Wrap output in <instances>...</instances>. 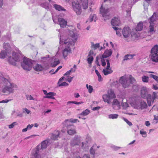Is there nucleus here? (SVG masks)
<instances>
[{"label": "nucleus", "instance_id": "ddd939ff", "mask_svg": "<svg viewBox=\"0 0 158 158\" xmlns=\"http://www.w3.org/2000/svg\"><path fill=\"white\" fill-rule=\"evenodd\" d=\"M119 81L124 88L128 87L130 85L129 81L127 80V78L124 76L121 77Z\"/></svg>", "mask_w": 158, "mask_h": 158}, {"label": "nucleus", "instance_id": "bb28decb", "mask_svg": "<svg viewBox=\"0 0 158 158\" xmlns=\"http://www.w3.org/2000/svg\"><path fill=\"white\" fill-rule=\"evenodd\" d=\"M77 121H78V122H79L78 119H68L64 121V125H66V123L68 124V123H70V122L75 123H76Z\"/></svg>", "mask_w": 158, "mask_h": 158}, {"label": "nucleus", "instance_id": "f8f14e48", "mask_svg": "<svg viewBox=\"0 0 158 158\" xmlns=\"http://www.w3.org/2000/svg\"><path fill=\"white\" fill-rule=\"evenodd\" d=\"M65 126L67 128V131L69 134L72 135L76 134L75 128L73 125L66 123V125Z\"/></svg>", "mask_w": 158, "mask_h": 158}, {"label": "nucleus", "instance_id": "37998d69", "mask_svg": "<svg viewBox=\"0 0 158 158\" xmlns=\"http://www.w3.org/2000/svg\"><path fill=\"white\" fill-rule=\"evenodd\" d=\"M83 102H77L76 101H69L67 102V105H69L70 104L72 103V104H75L77 105H78L80 104L83 103Z\"/></svg>", "mask_w": 158, "mask_h": 158}, {"label": "nucleus", "instance_id": "a19ab883", "mask_svg": "<svg viewBox=\"0 0 158 158\" xmlns=\"http://www.w3.org/2000/svg\"><path fill=\"white\" fill-rule=\"evenodd\" d=\"M100 46L99 43H97L95 44H94L93 42H91V47L94 48V49H97Z\"/></svg>", "mask_w": 158, "mask_h": 158}, {"label": "nucleus", "instance_id": "603ef678", "mask_svg": "<svg viewBox=\"0 0 158 158\" xmlns=\"http://www.w3.org/2000/svg\"><path fill=\"white\" fill-rule=\"evenodd\" d=\"M123 120L129 125V126H131L132 124V123L130 122L126 118H123Z\"/></svg>", "mask_w": 158, "mask_h": 158}, {"label": "nucleus", "instance_id": "1a4fd4ad", "mask_svg": "<svg viewBox=\"0 0 158 158\" xmlns=\"http://www.w3.org/2000/svg\"><path fill=\"white\" fill-rule=\"evenodd\" d=\"M17 86L14 84H10V85H5L2 88V92L4 93L9 94L13 93L14 90V88H17Z\"/></svg>", "mask_w": 158, "mask_h": 158}, {"label": "nucleus", "instance_id": "5fc2aeb1", "mask_svg": "<svg viewBox=\"0 0 158 158\" xmlns=\"http://www.w3.org/2000/svg\"><path fill=\"white\" fill-rule=\"evenodd\" d=\"M59 86H68L69 84L65 82H64L61 83H59L58 84Z\"/></svg>", "mask_w": 158, "mask_h": 158}, {"label": "nucleus", "instance_id": "680f3d73", "mask_svg": "<svg viewBox=\"0 0 158 158\" xmlns=\"http://www.w3.org/2000/svg\"><path fill=\"white\" fill-rule=\"evenodd\" d=\"M113 104L115 105H119V102L117 99H114L113 102Z\"/></svg>", "mask_w": 158, "mask_h": 158}, {"label": "nucleus", "instance_id": "f257e3e1", "mask_svg": "<svg viewBox=\"0 0 158 158\" xmlns=\"http://www.w3.org/2000/svg\"><path fill=\"white\" fill-rule=\"evenodd\" d=\"M81 5L83 9H87L88 7V0H77L72 2L73 9L77 15H81L82 12Z\"/></svg>", "mask_w": 158, "mask_h": 158}, {"label": "nucleus", "instance_id": "de8ad7c7", "mask_svg": "<svg viewBox=\"0 0 158 158\" xmlns=\"http://www.w3.org/2000/svg\"><path fill=\"white\" fill-rule=\"evenodd\" d=\"M149 79V77L146 76H143L142 77V80L144 82H148Z\"/></svg>", "mask_w": 158, "mask_h": 158}, {"label": "nucleus", "instance_id": "0eeeda50", "mask_svg": "<svg viewBox=\"0 0 158 158\" xmlns=\"http://www.w3.org/2000/svg\"><path fill=\"white\" fill-rule=\"evenodd\" d=\"M21 65L24 70L29 71L32 68V63L30 59L24 58L23 59V62Z\"/></svg>", "mask_w": 158, "mask_h": 158}, {"label": "nucleus", "instance_id": "2eb2a0df", "mask_svg": "<svg viewBox=\"0 0 158 158\" xmlns=\"http://www.w3.org/2000/svg\"><path fill=\"white\" fill-rule=\"evenodd\" d=\"M107 66L106 69H104L103 70L102 72L104 74L107 75L111 73L113 71L110 68V64L109 60H106Z\"/></svg>", "mask_w": 158, "mask_h": 158}, {"label": "nucleus", "instance_id": "20e7f679", "mask_svg": "<svg viewBox=\"0 0 158 158\" xmlns=\"http://www.w3.org/2000/svg\"><path fill=\"white\" fill-rule=\"evenodd\" d=\"M116 97L114 91L112 89L108 90L107 94H104L102 96L103 101L108 104H110L112 99Z\"/></svg>", "mask_w": 158, "mask_h": 158}, {"label": "nucleus", "instance_id": "8fccbe9b", "mask_svg": "<svg viewBox=\"0 0 158 158\" xmlns=\"http://www.w3.org/2000/svg\"><path fill=\"white\" fill-rule=\"evenodd\" d=\"M26 98L28 100H34L36 101H37V99H36L34 98L31 95H26Z\"/></svg>", "mask_w": 158, "mask_h": 158}, {"label": "nucleus", "instance_id": "13d9d810", "mask_svg": "<svg viewBox=\"0 0 158 158\" xmlns=\"http://www.w3.org/2000/svg\"><path fill=\"white\" fill-rule=\"evenodd\" d=\"M23 113L26 112L27 114H29L31 112L30 110H29L27 108H23Z\"/></svg>", "mask_w": 158, "mask_h": 158}, {"label": "nucleus", "instance_id": "6ab92c4d", "mask_svg": "<svg viewBox=\"0 0 158 158\" xmlns=\"http://www.w3.org/2000/svg\"><path fill=\"white\" fill-rule=\"evenodd\" d=\"M111 23L113 27L115 26H118L120 23V21L119 19L117 17H114L111 21Z\"/></svg>", "mask_w": 158, "mask_h": 158}, {"label": "nucleus", "instance_id": "a878e982", "mask_svg": "<svg viewBox=\"0 0 158 158\" xmlns=\"http://www.w3.org/2000/svg\"><path fill=\"white\" fill-rule=\"evenodd\" d=\"M39 149L36 148L35 150H33L32 152V154L35 158H40V157L38 154Z\"/></svg>", "mask_w": 158, "mask_h": 158}, {"label": "nucleus", "instance_id": "cd10ccee", "mask_svg": "<svg viewBox=\"0 0 158 158\" xmlns=\"http://www.w3.org/2000/svg\"><path fill=\"white\" fill-rule=\"evenodd\" d=\"M143 25L142 22H140L137 24L136 28V30L137 31H141L143 28Z\"/></svg>", "mask_w": 158, "mask_h": 158}, {"label": "nucleus", "instance_id": "7c9ffc66", "mask_svg": "<svg viewBox=\"0 0 158 158\" xmlns=\"http://www.w3.org/2000/svg\"><path fill=\"white\" fill-rule=\"evenodd\" d=\"M151 0H145L143 3V6L145 10H147L148 8L149 4Z\"/></svg>", "mask_w": 158, "mask_h": 158}, {"label": "nucleus", "instance_id": "052dcab7", "mask_svg": "<svg viewBox=\"0 0 158 158\" xmlns=\"http://www.w3.org/2000/svg\"><path fill=\"white\" fill-rule=\"evenodd\" d=\"M33 126L34 125L33 124H31V125L29 124L27 126V127L28 129L29 130L31 129L32 127H33Z\"/></svg>", "mask_w": 158, "mask_h": 158}, {"label": "nucleus", "instance_id": "7ed1b4c3", "mask_svg": "<svg viewBox=\"0 0 158 158\" xmlns=\"http://www.w3.org/2000/svg\"><path fill=\"white\" fill-rule=\"evenodd\" d=\"M111 9V8H109L107 6H105L104 7L102 6L101 7L100 12L105 20L108 19L110 18Z\"/></svg>", "mask_w": 158, "mask_h": 158}, {"label": "nucleus", "instance_id": "412c9836", "mask_svg": "<svg viewBox=\"0 0 158 158\" xmlns=\"http://www.w3.org/2000/svg\"><path fill=\"white\" fill-rule=\"evenodd\" d=\"M53 7L56 10L60 11H66V10L63 7L61 6L56 4L53 5Z\"/></svg>", "mask_w": 158, "mask_h": 158}, {"label": "nucleus", "instance_id": "58836bf2", "mask_svg": "<svg viewBox=\"0 0 158 158\" xmlns=\"http://www.w3.org/2000/svg\"><path fill=\"white\" fill-rule=\"evenodd\" d=\"M6 55V52L5 51H2L0 53V58H4Z\"/></svg>", "mask_w": 158, "mask_h": 158}, {"label": "nucleus", "instance_id": "423d86ee", "mask_svg": "<svg viewBox=\"0 0 158 158\" xmlns=\"http://www.w3.org/2000/svg\"><path fill=\"white\" fill-rule=\"evenodd\" d=\"M158 46L155 45L152 49L150 55L151 59L153 61L158 62Z\"/></svg>", "mask_w": 158, "mask_h": 158}, {"label": "nucleus", "instance_id": "c756f323", "mask_svg": "<svg viewBox=\"0 0 158 158\" xmlns=\"http://www.w3.org/2000/svg\"><path fill=\"white\" fill-rule=\"evenodd\" d=\"M96 147L97 145H94L90 148L89 150V152L92 155L94 154L95 151L97 150Z\"/></svg>", "mask_w": 158, "mask_h": 158}, {"label": "nucleus", "instance_id": "39448f33", "mask_svg": "<svg viewBox=\"0 0 158 158\" xmlns=\"http://www.w3.org/2000/svg\"><path fill=\"white\" fill-rule=\"evenodd\" d=\"M141 95L143 98H146L147 102L149 106L151 105L152 96L150 94H148L147 88L143 87L141 90Z\"/></svg>", "mask_w": 158, "mask_h": 158}, {"label": "nucleus", "instance_id": "b1692460", "mask_svg": "<svg viewBox=\"0 0 158 158\" xmlns=\"http://www.w3.org/2000/svg\"><path fill=\"white\" fill-rule=\"evenodd\" d=\"M34 69L37 71H40L43 69V67L42 66L38 64H36L33 67Z\"/></svg>", "mask_w": 158, "mask_h": 158}, {"label": "nucleus", "instance_id": "a211bd4d", "mask_svg": "<svg viewBox=\"0 0 158 158\" xmlns=\"http://www.w3.org/2000/svg\"><path fill=\"white\" fill-rule=\"evenodd\" d=\"M58 23L61 27H64L67 24V20L61 18H59L58 19Z\"/></svg>", "mask_w": 158, "mask_h": 158}, {"label": "nucleus", "instance_id": "a18cd8bd", "mask_svg": "<svg viewBox=\"0 0 158 158\" xmlns=\"http://www.w3.org/2000/svg\"><path fill=\"white\" fill-rule=\"evenodd\" d=\"M96 15H90L89 17V21L90 22H92L94 19V21L95 22L96 20L94 19V18H96Z\"/></svg>", "mask_w": 158, "mask_h": 158}, {"label": "nucleus", "instance_id": "dca6fc26", "mask_svg": "<svg viewBox=\"0 0 158 158\" xmlns=\"http://www.w3.org/2000/svg\"><path fill=\"white\" fill-rule=\"evenodd\" d=\"M80 142V137L78 135H75L71 141V145L72 146L79 145Z\"/></svg>", "mask_w": 158, "mask_h": 158}, {"label": "nucleus", "instance_id": "3c124183", "mask_svg": "<svg viewBox=\"0 0 158 158\" xmlns=\"http://www.w3.org/2000/svg\"><path fill=\"white\" fill-rule=\"evenodd\" d=\"M150 77L152 78L155 79L157 82L158 84V76L153 74H150Z\"/></svg>", "mask_w": 158, "mask_h": 158}, {"label": "nucleus", "instance_id": "864d4df0", "mask_svg": "<svg viewBox=\"0 0 158 158\" xmlns=\"http://www.w3.org/2000/svg\"><path fill=\"white\" fill-rule=\"evenodd\" d=\"M111 147L113 150L115 151L121 148L120 147L116 146L114 145L111 146Z\"/></svg>", "mask_w": 158, "mask_h": 158}, {"label": "nucleus", "instance_id": "4c0bfd02", "mask_svg": "<svg viewBox=\"0 0 158 158\" xmlns=\"http://www.w3.org/2000/svg\"><path fill=\"white\" fill-rule=\"evenodd\" d=\"M113 28L115 30L116 34L118 36H120L121 35V34L120 33V31H121V29H119L116 27H113Z\"/></svg>", "mask_w": 158, "mask_h": 158}, {"label": "nucleus", "instance_id": "c85d7f7f", "mask_svg": "<svg viewBox=\"0 0 158 158\" xmlns=\"http://www.w3.org/2000/svg\"><path fill=\"white\" fill-rule=\"evenodd\" d=\"M48 143V141L47 140H44L41 143V149H45L47 147V144Z\"/></svg>", "mask_w": 158, "mask_h": 158}, {"label": "nucleus", "instance_id": "c9c22d12", "mask_svg": "<svg viewBox=\"0 0 158 158\" xmlns=\"http://www.w3.org/2000/svg\"><path fill=\"white\" fill-rule=\"evenodd\" d=\"M127 80L129 81L130 84L134 83L135 81V78L131 75H130Z\"/></svg>", "mask_w": 158, "mask_h": 158}, {"label": "nucleus", "instance_id": "6e6d98bb", "mask_svg": "<svg viewBox=\"0 0 158 158\" xmlns=\"http://www.w3.org/2000/svg\"><path fill=\"white\" fill-rule=\"evenodd\" d=\"M88 91L89 93H91L92 92L93 88L92 86L89 85L88 87Z\"/></svg>", "mask_w": 158, "mask_h": 158}, {"label": "nucleus", "instance_id": "2f4dec72", "mask_svg": "<svg viewBox=\"0 0 158 158\" xmlns=\"http://www.w3.org/2000/svg\"><path fill=\"white\" fill-rule=\"evenodd\" d=\"M135 55H131V54H127V55H125L124 57V59L123 60V61H125V60H130L131 59L133 56H134Z\"/></svg>", "mask_w": 158, "mask_h": 158}, {"label": "nucleus", "instance_id": "4468645a", "mask_svg": "<svg viewBox=\"0 0 158 158\" xmlns=\"http://www.w3.org/2000/svg\"><path fill=\"white\" fill-rule=\"evenodd\" d=\"M131 29L129 27H125L123 29L122 32L123 37L128 38L131 35Z\"/></svg>", "mask_w": 158, "mask_h": 158}, {"label": "nucleus", "instance_id": "6e6552de", "mask_svg": "<svg viewBox=\"0 0 158 158\" xmlns=\"http://www.w3.org/2000/svg\"><path fill=\"white\" fill-rule=\"evenodd\" d=\"M113 50L112 49H107L105 50L102 57L101 58V61L102 62V66H104L106 65V61L108 59H105V58L110 56L112 53Z\"/></svg>", "mask_w": 158, "mask_h": 158}, {"label": "nucleus", "instance_id": "f704fd0d", "mask_svg": "<svg viewBox=\"0 0 158 158\" xmlns=\"http://www.w3.org/2000/svg\"><path fill=\"white\" fill-rule=\"evenodd\" d=\"M3 48L7 51L8 50L9 51L10 50V47L9 44V43H4L3 44Z\"/></svg>", "mask_w": 158, "mask_h": 158}, {"label": "nucleus", "instance_id": "bf43d9fd", "mask_svg": "<svg viewBox=\"0 0 158 158\" xmlns=\"http://www.w3.org/2000/svg\"><path fill=\"white\" fill-rule=\"evenodd\" d=\"M65 79V77H61L59 80L58 82V84H59L62 81H63V80L67 81L66 78H65V79Z\"/></svg>", "mask_w": 158, "mask_h": 158}, {"label": "nucleus", "instance_id": "9d476101", "mask_svg": "<svg viewBox=\"0 0 158 158\" xmlns=\"http://www.w3.org/2000/svg\"><path fill=\"white\" fill-rule=\"evenodd\" d=\"M156 19V15L154 14L150 18L149 23L150 25L149 27V32L152 33L153 32H155V30H154V22Z\"/></svg>", "mask_w": 158, "mask_h": 158}, {"label": "nucleus", "instance_id": "f3484780", "mask_svg": "<svg viewBox=\"0 0 158 158\" xmlns=\"http://www.w3.org/2000/svg\"><path fill=\"white\" fill-rule=\"evenodd\" d=\"M21 60V58L18 56H16L14 57V58L12 57L11 56L9 57L8 61L9 63L13 65H16V61H19Z\"/></svg>", "mask_w": 158, "mask_h": 158}, {"label": "nucleus", "instance_id": "0e129e2a", "mask_svg": "<svg viewBox=\"0 0 158 158\" xmlns=\"http://www.w3.org/2000/svg\"><path fill=\"white\" fill-rule=\"evenodd\" d=\"M82 158H90L89 154H85L84 155Z\"/></svg>", "mask_w": 158, "mask_h": 158}, {"label": "nucleus", "instance_id": "ea45409f", "mask_svg": "<svg viewBox=\"0 0 158 158\" xmlns=\"http://www.w3.org/2000/svg\"><path fill=\"white\" fill-rule=\"evenodd\" d=\"M1 80L4 82L6 85H10V84H11L10 82L8 81V80L6 79L5 78L3 77H2L1 78Z\"/></svg>", "mask_w": 158, "mask_h": 158}, {"label": "nucleus", "instance_id": "c03bdc74", "mask_svg": "<svg viewBox=\"0 0 158 158\" xmlns=\"http://www.w3.org/2000/svg\"><path fill=\"white\" fill-rule=\"evenodd\" d=\"M140 133L142 135V137L144 138H145L147 136L146 132L143 129L140 131Z\"/></svg>", "mask_w": 158, "mask_h": 158}, {"label": "nucleus", "instance_id": "49530a36", "mask_svg": "<svg viewBox=\"0 0 158 158\" xmlns=\"http://www.w3.org/2000/svg\"><path fill=\"white\" fill-rule=\"evenodd\" d=\"M4 39L6 40H10L11 38V34L10 32H8L4 37Z\"/></svg>", "mask_w": 158, "mask_h": 158}, {"label": "nucleus", "instance_id": "4be33fe9", "mask_svg": "<svg viewBox=\"0 0 158 158\" xmlns=\"http://www.w3.org/2000/svg\"><path fill=\"white\" fill-rule=\"evenodd\" d=\"M140 105L138 106V108L141 109H145L147 107V105L146 102L143 101H139Z\"/></svg>", "mask_w": 158, "mask_h": 158}, {"label": "nucleus", "instance_id": "4d7b16f0", "mask_svg": "<svg viewBox=\"0 0 158 158\" xmlns=\"http://www.w3.org/2000/svg\"><path fill=\"white\" fill-rule=\"evenodd\" d=\"M16 124V122H13L11 124L9 125V128H10V129L12 128Z\"/></svg>", "mask_w": 158, "mask_h": 158}, {"label": "nucleus", "instance_id": "e433bc0d", "mask_svg": "<svg viewBox=\"0 0 158 158\" xmlns=\"http://www.w3.org/2000/svg\"><path fill=\"white\" fill-rule=\"evenodd\" d=\"M118 115L116 114H111L108 115V118L110 119H116L118 118Z\"/></svg>", "mask_w": 158, "mask_h": 158}, {"label": "nucleus", "instance_id": "79ce46f5", "mask_svg": "<svg viewBox=\"0 0 158 158\" xmlns=\"http://www.w3.org/2000/svg\"><path fill=\"white\" fill-rule=\"evenodd\" d=\"M158 98V92H154L152 95V102L156 98Z\"/></svg>", "mask_w": 158, "mask_h": 158}, {"label": "nucleus", "instance_id": "338daca9", "mask_svg": "<svg viewBox=\"0 0 158 158\" xmlns=\"http://www.w3.org/2000/svg\"><path fill=\"white\" fill-rule=\"evenodd\" d=\"M93 54L94 52H93V51L90 50L88 56L89 57L92 56H91Z\"/></svg>", "mask_w": 158, "mask_h": 158}, {"label": "nucleus", "instance_id": "473e14b6", "mask_svg": "<svg viewBox=\"0 0 158 158\" xmlns=\"http://www.w3.org/2000/svg\"><path fill=\"white\" fill-rule=\"evenodd\" d=\"M90 112V110L88 109H86L82 111L79 115L83 116H85L88 115Z\"/></svg>", "mask_w": 158, "mask_h": 158}, {"label": "nucleus", "instance_id": "5701e85b", "mask_svg": "<svg viewBox=\"0 0 158 158\" xmlns=\"http://www.w3.org/2000/svg\"><path fill=\"white\" fill-rule=\"evenodd\" d=\"M60 132L58 131H55L54 133L52 134L51 136V139L53 140H56L59 136Z\"/></svg>", "mask_w": 158, "mask_h": 158}, {"label": "nucleus", "instance_id": "aec40b11", "mask_svg": "<svg viewBox=\"0 0 158 158\" xmlns=\"http://www.w3.org/2000/svg\"><path fill=\"white\" fill-rule=\"evenodd\" d=\"M59 60L54 57L51 60V65L52 67H54L59 64Z\"/></svg>", "mask_w": 158, "mask_h": 158}, {"label": "nucleus", "instance_id": "f03ea898", "mask_svg": "<svg viewBox=\"0 0 158 158\" xmlns=\"http://www.w3.org/2000/svg\"><path fill=\"white\" fill-rule=\"evenodd\" d=\"M63 42L65 45V48L62 52L63 56L64 58L65 59L68 55L71 52V47L74 44V42L72 39L69 38L66 39L63 41L61 40L60 36V44H62Z\"/></svg>", "mask_w": 158, "mask_h": 158}, {"label": "nucleus", "instance_id": "393cba45", "mask_svg": "<svg viewBox=\"0 0 158 158\" xmlns=\"http://www.w3.org/2000/svg\"><path fill=\"white\" fill-rule=\"evenodd\" d=\"M56 94L53 92H50L47 94V95L44 96V98H51L53 99H55L54 96Z\"/></svg>", "mask_w": 158, "mask_h": 158}, {"label": "nucleus", "instance_id": "09e8293b", "mask_svg": "<svg viewBox=\"0 0 158 158\" xmlns=\"http://www.w3.org/2000/svg\"><path fill=\"white\" fill-rule=\"evenodd\" d=\"M88 63L89 64H91L92 63L94 60L93 57L92 56L89 57L87 58Z\"/></svg>", "mask_w": 158, "mask_h": 158}, {"label": "nucleus", "instance_id": "72a5a7b5", "mask_svg": "<svg viewBox=\"0 0 158 158\" xmlns=\"http://www.w3.org/2000/svg\"><path fill=\"white\" fill-rule=\"evenodd\" d=\"M41 6L48 10L49 9V4L48 3H43L41 4Z\"/></svg>", "mask_w": 158, "mask_h": 158}, {"label": "nucleus", "instance_id": "9b49d317", "mask_svg": "<svg viewBox=\"0 0 158 158\" xmlns=\"http://www.w3.org/2000/svg\"><path fill=\"white\" fill-rule=\"evenodd\" d=\"M137 0H127V1H124L122 6V8L123 9H125V6L126 7L127 6L130 7L128 10H126V12L128 14L127 16L130 15V10L131 6L133 5L135 2H136Z\"/></svg>", "mask_w": 158, "mask_h": 158}, {"label": "nucleus", "instance_id": "69168bd1", "mask_svg": "<svg viewBox=\"0 0 158 158\" xmlns=\"http://www.w3.org/2000/svg\"><path fill=\"white\" fill-rule=\"evenodd\" d=\"M72 72V70H70L69 71H67V72H66L64 74V76L65 75H69L70 74V73Z\"/></svg>", "mask_w": 158, "mask_h": 158}, {"label": "nucleus", "instance_id": "e2e57ef3", "mask_svg": "<svg viewBox=\"0 0 158 158\" xmlns=\"http://www.w3.org/2000/svg\"><path fill=\"white\" fill-rule=\"evenodd\" d=\"M10 101V100H8L7 99H6L5 100H2V101L0 102V103H7L8 102Z\"/></svg>", "mask_w": 158, "mask_h": 158}, {"label": "nucleus", "instance_id": "774afa93", "mask_svg": "<svg viewBox=\"0 0 158 158\" xmlns=\"http://www.w3.org/2000/svg\"><path fill=\"white\" fill-rule=\"evenodd\" d=\"M98 57L97 56L96 57V63L97 64V65L98 66H100V65L99 64V62L98 61Z\"/></svg>", "mask_w": 158, "mask_h": 158}]
</instances>
